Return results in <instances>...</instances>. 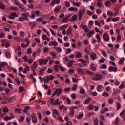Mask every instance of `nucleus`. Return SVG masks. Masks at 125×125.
Listing matches in <instances>:
<instances>
[{
  "label": "nucleus",
  "mask_w": 125,
  "mask_h": 125,
  "mask_svg": "<svg viewBox=\"0 0 125 125\" xmlns=\"http://www.w3.org/2000/svg\"><path fill=\"white\" fill-rule=\"evenodd\" d=\"M62 23H68L69 22V19H67L66 17H65L62 21Z\"/></svg>",
  "instance_id": "obj_30"
},
{
  "label": "nucleus",
  "mask_w": 125,
  "mask_h": 125,
  "mask_svg": "<svg viewBox=\"0 0 125 125\" xmlns=\"http://www.w3.org/2000/svg\"><path fill=\"white\" fill-rule=\"evenodd\" d=\"M91 79L93 80V81H100V80L103 79V76H102L101 74H94V75L91 77Z\"/></svg>",
  "instance_id": "obj_1"
},
{
  "label": "nucleus",
  "mask_w": 125,
  "mask_h": 125,
  "mask_svg": "<svg viewBox=\"0 0 125 125\" xmlns=\"http://www.w3.org/2000/svg\"><path fill=\"white\" fill-rule=\"evenodd\" d=\"M10 9L11 10H14V11H17L18 10H19V8L18 7L15 6L10 7Z\"/></svg>",
  "instance_id": "obj_29"
},
{
  "label": "nucleus",
  "mask_w": 125,
  "mask_h": 125,
  "mask_svg": "<svg viewBox=\"0 0 125 125\" xmlns=\"http://www.w3.org/2000/svg\"><path fill=\"white\" fill-rule=\"evenodd\" d=\"M27 71H30V66L26 65V68L23 70L24 74H27Z\"/></svg>",
  "instance_id": "obj_27"
},
{
  "label": "nucleus",
  "mask_w": 125,
  "mask_h": 125,
  "mask_svg": "<svg viewBox=\"0 0 125 125\" xmlns=\"http://www.w3.org/2000/svg\"><path fill=\"white\" fill-rule=\"evenodd\" d=\"M4 121H9V120H11L10 117L6 116L4 118Z\"/></svg>",
  "instance_id": "obj_51"
},
{
  "label": "nucleus",
  "mask_w": 125,
  "mask_h": 125,
  "mask_svg": "<svg viewBox=\"0 0 125 125\" xmlns=\"http://www.w3.org/2000/svg\"><path fill=\"white\" fill-rule=\"evenodd\" d=\"M65 5L66 6V7H70L71 4H70V2L68 1H65Z\"/></svg>",
  "instance_id": "obj_41"
},
{
  "label": "nucleus",
  "mask_w": 125,
  "mask_h": 125,
  "mask_svg": "<svg viewBox=\"0 0 125 125\" xmlns=\"http://www.w3.org/2000/svg\"><path fill=\"white\" fill-rule=\"evenodd\" d=\"M35 14V12H32L31 13V16H30V18H32V19H35V18L36 17V15Z\"/></svg>",
  "instance_id": "obj_43"
},
{
  "label": "nucleus",
  "mask_w": 125,
  "mask_h": 125,
  "mask_svg": "<svg viewBox=\"0 0 125 125\" xmlns=\"http://www.w3.org/2000/svg\"><path fill=\"white\" fill-rule=\"evenodd\" d=\"M110 4H111V2L109 1H107L106 2H105L106 6H109V5H110Z\"/></svg>",
  "instance_id": "obj_64"
},
{
  "label": "nucleus",
  "mask_w": 125,
  "mask_h": 125,
  "mask_svg": "<svg viewBox=\"0 0 125 125\" xmlns=\"http://www.w3.org/2000/svg\"><path fill=\"white\" fill-rule=\"evenodd\" d=\"M21 15H22V16L24 17L23 18H24V19L28 18V17L30 16V14H29V12L23 13L21 14Z\"/></svg>",
  "instance_id": "obj_13"
},
{
  "label": "nucleus",
  "mask_w": 125,
  "mask_h": 125,
  "mask_svg": "<svg viewBox=\"0 0 125 125\" xmlns=\"http://www.w3.org/2000/svg\"><path fill=\"white\" fill-rule=\"evenodd\" d=\"M61 5L58 6L56 7L54 9V12H58V11H60L61 10Z\"/></svg>",
  "instance_id": "obj_22"
},
{
  "label": "nucleus",
  "mask_w": 125,
  "mask_h": 125,
  "mask_svg": "<svg viewBox=\"0 0 125 125\" xmlns=\"http://www.w3.org/2000/svg\"><path fill=\"white\" fill-rule=\"evenodd\" d=\"M29 110H30V107H29V106H26L25 108H24L23 112L27 113V112H28V111H29Z\"/></svg>",
  "instance_id": "obj_45"
},
{
  "label": "nucleus",
  "mask_w": 125,
  "mask_h": 125,
  "mask_svg": "<svg viewBox=\"0 0 125 125\" xmlns=\"http://www.w3.org/2000/svg\"><path fill=\"white\" fill-rule=\"evenodd\" d=\"M27 54H31L32 53V48H29L27 51Z\"/></svg>",
  "instance_id": "obj_55"
},
{
  "label": "nucleus",
  "mask_w": 125,
  "mask_h": 125,
  "mask_svg": "<svg viewBox=\"0 0 125 125\" xmlns=\"http://www.w3.org/2000/svg\"><path fill=\"white\" fill-rule=\"evenodd\" d=\"M125 58L124 57H122L121 58H120L118 63L120 64V65H124V62L125 61Z\"/></svg>",
  "instance_id": "obj_16"
},
{
  "label": "nucleus",
  "mask_w": 125,
  "mask_h": 125,
  "mask_svg": "<svg viewBox=\"0 0 125 125\" xmlns=\"http://www.w3.org/2000/svg\"><path fill=\"white\" fill-rule=\"evenodd\" d=\"M120 124V118L117 117L115 120V125H119Z\"/></svg>",
  "instance_id": "obj_33"
},
{
  "label": "nucleus",
  "mask_w": 125,
  "mask_h": 125,
  "mask_svg": "<svg viewBox=\"0 0 125 125\" xmlns=\"http://www.w3.org/2000/svg\"><path fill=\"white\" fill-rule=\"evenodd\" d=\"M49 46H51V45H53V46H56L58 45V43L56 41H51L49 43Z\"/></svg>",
  "instance_id": "obj_8"
},
{
  "label": "nucleus",
  "mask_w": 125,
  "mask_h": 125,
  "mask_svg": "<svg viewBox=\"0 0 125 125\" xmlns=\"http://www.w3.org/2000/svg\"><path fill=\"white\" fill-rule=\"evenodd\" d=\"M0 66L1 67H5V66H7V62H0Z\"/></svg>",
  "instance_id": "obj_26"
},
{
  "label": "nucleus",
  "mask_w": 125,
  "mask_h": 125,
  "mask_svg": "<svg viewBox=\"0 0 125 125\" xmlns=\"http://www.w3.org/2000/svg\"><path fill=\"white\" fill-rule=\"evenodd\" d=\"M53 112V116L54 115H56V116H58L59 115V112H58L57 109H54L52 110Z\"/></svg>",
  "instance_id": "obj_24"
},
{
  "label": "nucleus",
  "mask_w": 125,
  "mask_h": 125,
  "mask_svg": "<svg viewBox=\"0 0 125 125\" xmlns=\"http://www.w3.org/2000/svg\"><path fill=\"white\" fill-rule=\"evenodd\" d=\"M63 99H66L67 102V104H68V105H70V104H71V99H70V98H67L66 97H63Z\"/></svg>",
  "instance_id": "obj_23"
},
{
  "label": "nucleus",
  "mask_w": 125,
  "mask_h": 125,
  "mask_svg": "<svg viewBox=\"0 0 125 125\" xmlns=\"http://www.w3.org/2000/svg\"><path fill=\"white\" fill-rule=\"evenodd\" d=\"M119 20H120L119 17L113 18L112 19V21H113V22H118Z\"/></svg>",
  "instance_id": "obj_35"
},
{
  "label": "nucleus",
  "mask_w": 125,
  "mask_h": 125,
  "mask_svg": "<svg viewBox=\"0 0 125 125\" xmlns=\"http://www.w3.org/2000/svg\"><path fill=\"white\" fill-rule=\"evenodd\" d=\"M71 90V88H66L63 90L64 92H69Z\"/></svg>",
  "instance_id": "obj_58"
},
{
  "label": "nucleus",
  "mask_w": 125,
  "mask_h": 125,
  "mask_svg": "<svg viewBox=\"0 0 125 125\" xmlns=\"http://www.w3.org/2000/svg\"><path fill=\"white\" fill-rule=\"evenodd\" d=\"M95 32L94 30L90 31L88 35V38L91 37V36L94 34Z\"/></svg>",
  "instance_id": "obj_42"
},
{
  "label": "nucleus",
  "mask_w": 125,
  "mask_h": 125,
  "mask_svg": "<svg viewBox=\"0 0 125 125\" xmlns=\"http://www.w3.org/2000/svg\"><path fill=\"white\" fill-rule=\"evenodd\" d=\"M96 37V39L98 40V42H101L100 36L99 35V34H97Z\"/></svg>",
  "instance_id": "obj_48"
},
{
  "label": "nucleus",
  "mask_w": 125,
  "mask_h": 125,
  "mask_svg": "<svg viewBox=\"0 0 125 125\" xmlns=\"http://www.w3.org/2000/svg\"><path fill=\"white\" fill-rule=\"evenodd\" d=\"M86 74L89 76H90L91 77H93V75H94V73L89 70H87L86 71Z\"/></svg>",
  "instance_id": "obj_20"
},
{
  "label": "nucleus",
  "mask_w": 125,
  "mask_h": 125,
  "mask_svg": "<svg viewBox=\"0 0 125 125\" xmlns=\"http://www.w3.org/2000/svg\"><path fill=\"white\" fill-rule=\"evenodd\" d=\"M102 96H107V97H109V94L107 92L104 91L102 94Z\"/></svg>",
  "instance_id": "obj_44"
},
{
  "label": "nucleus",
  "mask_w": 125,
  "mask_h": 125,
  "mask_svg": "<svg viewBox=\"0 0 125 125\" xmlns=\"http://www.w3.org/2000/svg\"><path fill=\"white\" fill-rule=\"evenodd\" d=\"M15 17H17V14L16 12H13L10 15L9 18L10 19H14Z\"/></svg>",
  "instance_id": "obj_7"
},
{
  "label": "nucleus",
  "mask_w": 125,
  "mask_h": 125,
  "mask_svg": "<svg viewBox=\"0 0 125 125\" xmlns=\"http://www.w3.org/2000/svg\"><path fill=\"white\" fill-rule=\"evenodd\" d=\"M117 110H119L121 108V104L119 102H118L117 103Z\"/></svg>",
  "instance_id": "obj_60"
},
{
  "label": "nucleus",
  "mask_w": 125,
  "mask_h": 125,
  "mask_svg": "<svg viewBox=\"0 0 125 125\" xmlns=\"http://www.w3.org/2000/svg\"><path fill=\"white\" fill-rule=\"evenodd\" d=\"M88 109L90 111H92L93 109H94V105L92 104H90L88 105Z\"/></svg>",
  "instance_id": "obj_38"
},
{
  "label": "nucleus",
  "mask_w": 125,
  "mask_h": 125,
  "mask_svg": "<svg viewBox=\"0 0 125 125\" xmlns=\"http://www.w3.org/2000/svg\"><path fill=\"white\" fill-rule=\"evenodd\" d=\"M78 72L79 74H81V75L84 74V71H83V70L82 68H79Z\"/></svg>",
  "instance_id": "obj_32"
},
{
  "label": "nucleus",
  "mask_w": 125,
  "mask_h": 125,
  "mask_svg": "<svg viewBox=\"0 0 125 125\" xmlns=\"http://www.w3.org/2000/svg\"><path fill=\"white\" fill-rule=\"evenodd\" d=\"M75 62L74 60H71L68 63L67 66H68V68H71L72 67V65L73 64V63Z\"/></svg>",
  "instance_id": "obj_19"
},
{
  "label": "nucleus",
  "mask_w": 125,
  "mask_h": 125,
  "mask_svg": "<svg viewBox=\"0 0 125 125\" xmlns=\"http://www.w3.org/2000/svg\"><path fill=\"white\" fill-rule=\"evenodd\" d=\"M15 110L16 113L18 112V114H21L22 113V110L20 108H17Z\"/></svg>",
  "instance_id": "obj_37"
},
{
  "label": "nucleus",
  "mask_w": 125,
  "mask_h": 125,
  "mask_svg": "<svg viewBox=\"0 0 125 125\" xmlns=\"http://www.w3.org/2000/svg\"><path fill=\"white\" fill-rule=\"evenodd\" d=\"M71 98L73 99H76V98H77V96H76V94H75L74 93H72L71 95Z\"/></svg>",
  "instance_id": "obj_63"
},
{
  "label": "nucleus",
  "mask_w": 125,
  "mask_h": 125,
  "mask_svg": "<svg viewBox=\"0 0 125 125\" xmlns=\"http://www.w3.org/2000/svg\"><path fill=\"white\" fill-rule=\"evenodd\" d=\"M19 21H21V22H22V21H24V20H28V18L25 19V18L23 17H21L19 18Z\"/></svg>",
  "instance_id": "obj_34"
},
{
  "label": "nucleus",
  "mask_w": 125,
  "mask_h": 125,
  "mask_svg": "<svg viewBox=\"0 0 125 125\" xmlns=\"http://www.w3.org/2000/svg\"><path fill=\"white\" fill-rule=\"evenodd\" d=\"M75 114V110L74 109H72L70 111V116L71 117H73Z\"/></svg>",
  "instance_id": "obj_59"
},
{
  "label": "nucleus",
  "mask_w": 125,
  "mask_h": 125,
  "mask_svg": "<svg viewBox=\"0 0 125 125\" xmlns=\"http://www.w3.org/2000/svg\"><path fill=\"white\" fill-rule=\"evenodd\" d=\"M24 91V87L21 86L19 87V92L21 93V92H23Z\"/></svg>",
  "instance_id": "obj_31"
},
{
  "label": "nucleus",
  "mask_w": 125,
  "mask_h": 125,
  "mask_svg": "<svg viewBox=\"0 0 125 125\" xmlns=\"http://www.w3.org/2000/svg\"><path fill=\"white\" fill-rule=\"evenodd\" d=\"M45 70H46L45 67H43L42 68L40 69V71H39L40 75H41V76L42 75H43V72H44V71H45Z\"/></svg>",
  "instance_id": "obj_21"
},
{
  "label": "nucleus",
  "mask_w": 125,
  "mask_h": 125,
  "mask_svg": "<svg viewBox=\"0 0 125 125\" xmlns=\"http://www.w3.org/2000/svg\"><path fill=\"white\" fill-rule=\"evenodd\" d=\"M77 15L75 14L73 15L72 17H71V20H70V22H75V21H76V20H77Z\"/></svg>",
  "instance_id": "obj_12"
},
{
  "label": "nucleus",
  "mask_w": 125,
  "mask_h": 125,
  "mask_svg": "<svg viewBox=\"0 0 125 125\" xmlns=\"http://www.w3.org/2000/svg\"><path fill=\"white\" fill-rule=\"evenodd\" d=\"M5 55L7 58H10L11 57V54L8 52L5 53Z\"/></svg>",
  "instance_id": "obj_36"
},
{
  "label": "nucleus",
  "mask_w": 125,
  "mask_h": 125,
  "mask_svg": "<svg viewBox=\"0 0 125 125\" xmlns=\"http://www.w3.org/2000/svg\"><path fill=\"white\" fill-rule=\"evenodd\" d=\"M73 5H75L76 6H80V5H81V2L78 3V2H73Z\"/></svg>",
  "instance_id": "obj_50"
},
{
  "label": "nucleus",
  "mask_w": 125,
  "mask_h": 125,
  "mask_svg": "<svg viewBox=\"0 0 125 125\" xmlns=\"http://www.w3.org/2000/svg\"><path fill=\"white\" fill-rule=\"evenodd\" d=\"M103 39L105 41V42H109L110 40V37H109V34L107 33H104L103 35Z\"/></svg>",
  "instance_id": "obj_5"
},
{
  "label": "nucleus",
  "mask_w": 125,
  "mask_h": 125,
  "mask_svg": "<svg viewBox=\"0 0 125 125\" xmlns=\"http://www.w3.org/2000/svg\"><path fill=\"white\" fill-rule=\"evenodd\" d=\"M80 93L81 94H84V93H85V91H84V89H83V88L81 89L80 90Z\"/></svg>",
  "instance_id": "obj_52"
},
{
  "label": "nucleus",
  "mask_w": 125,
  "mask_h": 125,
  "mask_svg": "<svg viewBox=\"0 0 125 125\" xmlns=\"http://www.w3.org/2000/svg\"><path fill=\"white\" fill-rule=\"evenodd\" d=\"M32 121L33 124H37V123H38V118H37L36 116H33Z\"/></svg>",
  "instance_id": "obj_17"
},
{
  "label": "nucleus",
  "mask_w": 125,
  "mask_h": 125,
  "mask_svg": "<svg viewBox=\"0 0 125 125\" xmlns=\"http://www.w3.org/2000/svg\"><path fill=\"white\" fill-rule=\"evenodd\" d=\"M90 56L92 60H94V59L96 58L95 57L96 56V54L92 53V54H90Z\"/></svg>",
  "instance_id": "obj_28"
},
{
  "label": "nucleus",
  "mask_w": 125,
  "mask_h": 125,
  "mask_svg": "<svg viewBox=\"0 0 125 125\" xmlns=\"http://www.w3.org/2000/svg\"><path fill=\"white\" fill-rule=\"evenodd\" d=\"M2 111L4 113H7L8 112V108L7 107H4L3 108Z\"/></svg>",
  "instance_id": "obj_57"
},
{
  "label": "nucleus",
  "mask_w": 125,
  "mask_h": 125,
  "mask_svg": "<svg viewBox=\"0 0 125 125\" xmlns=\"http://www.w3.org/2000/svg\"><path fill=\"white\" fill-rule=\"evenodd\" d=\"M66 28H67V26H66L65 25H62L61 27H60V30H65V29H66Z\"/></svg>",
  "instance_id": "obj_49"
},
{
  "label": "nucleus",
  "mask_w": 125,
  "mask_h": 125,
  "mask_svg": "<svg viewBox=\"0 0 125 125\" xmlns=\"http://www.w3.org/2000/svg\"><path fill=\"white\" fill-rule=\"evenodd\" d=\"M51 104L53 106H57V105H60L61 103L59 102V99H57L54 101V98H51Z\"/></svg>",
  "instance_id": "obj_2"
},
{
  "label": "nucleus",
  "mask_w": 125,
  "mask_h": 125,
  "mask_svg": "<svg viewBox=\"0 0 125 125\" xmlns=\"http://www.w3.org/2000/svg\"><path fill=\"white\" fill-rule=\"evenodd\" d=\"M109 72H117L118 71V68L113 66H110L108 68Z\"/></svg>",
  "instance_id": "obj_6"
},
{
  "label": "nucleus",
  "mask_w": 125,
  "mask_h": 125,
  "mask_svg": "<svg viewBox=\"0 0 125 125\" xmlns=\"http://www.w3.org/2000/svg\"><path fill=\"white\" fill-rule=\"evenodd\" d=\"M102 53L103 56H104V57H107L108 56L107 53L106 52V51H105L104 50L102 51Z\"/></svg>",
  "instance_id": "obj_40"
},
{
  "label": "nucleus",
  "mask_w": 125,
  "mask_h": 125,
  "mask_svg": "<svg viewBox=\"0 0 125 125\" xmlns=\"http://www.w3.org/2000/svg\"><path fill=\"white\" fill-rule=\"evenodd\" d=\"M97 91H99V92H100L101 91H102L103 90V87L101 85H99L97 87Z\"/></svg>",
  "instance_id": "obj_18"
},
{
  "label": "nucleus",
  "mask_w": 125,
  "mask_h": 125,
  "mask_svg": "<svg viewBox=\"0 0 125 125\" xmlns=\"http://www.w3.org/2000/svg\"><path fill=\"white\" fill-rule=\"evenodd\" d=\"M107 15H110V16H114V13L113 12H111L110 11H107Z\"/></svg>",
  "instance_id": "obj_53"
},
{
  "label": "nucleus",
  "mask_w": 125,
  "mask_h": 125,
  "mask_svg": "<svg viewBox=\"0 0 125 125\" xmlns=\"http://www.w3.org/2000/svg\"><path fill=\"white\" fill-rule=\"evenodd\" d=\"M5 8V5H4L3 3L0 2V8L1 9H4Z\"/></svg>",
  "instance_id": "obj_39"
},
{
  "label": "nucleus",
  "mask_w": 125,
  "mask_h": 125,
  "mask_svg": "<svg viewBox=\"0 0 125 125\" xmlns=\"http://www.w3.org/2000/svg\"><path fill=\"white\" fill-rule=\"evenodd\" d=\"M85 13V9H83L82 10H80L79 11V17L78 19L79 20H82V18L83 17V14H84Z\"/></svg>",
  "instance_id": "obj_4"
},
{
  "label": "nucleus",
  "mask_w": 125,
  "mask_h": 125,
  "mask_svg": "<svg viewBox=\"0 0 125 125\" xmlns=\"http://www.w3.org/2000/svg\"><path fill=\"white\" fill-rule=\"evenodd\" d=\"M48 50H49V48L47 47L44 48L43 50L44 53H47V52H48Z\"/></svg>",
  "instance_id": "obj_61"
},
{
  "label": "nucleus",
  "mask_w": 125,
  "mask_h": 125,
  "mask_svg": "<svg viewBox=\"0 0 125 125\" xmlns=\"http://www.w3.org/2000/svg\"><path fill=\"white\" fill-rule=\"evenodd\" d=\"M40 65H46L48 63V59H40L39 60Z\"/></svg>",
  "instance_id": "obj_3"
},
{
  "label": "nucleus",
  "mask_w": 125,
  "mask_h": 125,
  "mask_svg": "<svg viewBox=\"0 0 125 125\" xmlns=\"http://www.w3.org/2000/svg\"><path fill=\"white\" fill-rule=\"evenodd\" d=\"M78 60L80 62H82V63H83V64H86V62H87V61H86V60L83 59H79Z\"/></svg>",
  "instance_id": "obj_25"
},
{
  "label": "nucleus",
  "mask_w": 125,
  "mask_h": 125,
  "mask_svg": "<svg viewBox=\"0 0 125 125\" xmlns=\"http://www.w3.org/2000/svg\"><path fill=\"white\" fill-rule=\"evenodd\" d=\"M82 53H81V52H77L75 54V57L76 58H82Z\"/></svg>",
  "instance_id": "obj_14"
},
{
  "label": "nucleus",
  "mask_w": 125,
  "mask_h": 125,
  "mask_svg": "<svg viewBox=\"0 0 125 125\" xmlns=\"http://www.w3.org/2000/svg\"><path fill=\"white\" fill-rule=\"evenodd\" d=\"M68 10L69 11H74L75 12H77L78 10V9L77 7H71L69 8Z\"/></svg>",
  "instance_id": "obj_10"
},
{
  "label": "nucleus",
  "mask_w": 125,
  "mask_h": 125,
  "mask_svg": "<svg viewBox=\"0 0 125 125\" xmlns=\"http://www.w3.org/2000/svg\"><path fill=\"white\" fill-rule=\"evenodd\" d=\"M29 24L32 27L31 29H33V28H34V27H36V24H35V22H30Z\"/></svg>",
  "instance_id": "obj_46"
},
{
  "label": "nucleus",
  "mask_w": 125,
  "mask_h": 125,
  "mask_svg": "<svg viewBox=\"0 0 125 125\" xmlns=\"http://www.w3.org/2000/svg\"><path fill=\"white\" fill-rule=\"evenodd\" d=\"M91 68L93 71H96V67H95V66H94V64H91Z\"/></svg>",
  "instance_id": "obj_54"
},
{
  "label": "nucleus",
  "mask_w": 125,
  "mask_h": 125,
  "mask_svg": "<svg viewBox=\"0 0 125 125\" xmlns=\"http://www.w3.org/2000/svg\"><path fill=\"white\" fill-rule=\"evenodd\" d=\"M37 68H38V62L34 61L33 63L32 69H37Z\"/></svg>",
  "instance_id": "obj_11"
},
{
  "label": "nucleus",
  "mask_w": 125,
  "mask_h": 125,
  "mask_svg": "<svg viewBox=\"0 0 125 125\" xmlns=\"http://www.w3.org/2000/svg\"><path fill=\"white\" fill-rule=\"evenodd\" d=\"M66 34L67 36H70L72 35V28L70 27L69 29L66 30Z\"/></svg>",
  "instance_id": "obj_15"
},
{
  "label": "nucleus",
  "mask_w": 125,
  "mask_h": 125,
  "mask_svg": "<svg viewBox=\"0 0 125 125\" xmlns=\"http://www.w3.org/2000/svg\"><path fill=\"white\" fill-rule=\"evenodd\" d=\"M91 98H88L85 101V104H88L89 103V102L90 101Z\"/></svg>",
  "instance_id": "obj_62"
},
{
  "label": "nucleus",
  "mask_w": 125,
  "mask_h": 125,
  "mask_svg": "<svg viewBox=\"0 0 125 125\" xmlns=\"http://www.w3.org/2000/svg\"><path fill=\"white\" fill-rule=\"evenodd\" d=\"M20 36L21 38H23V37H24V36H25V32H24V31H21L20 32Z\"/></svg>",
  "instance_id": "obj_47"
},
{
  "label": "nucleus",
  "mask_w": 125,
  "mask_h": 125,
  "mask_svg": "<svg viewBox=\"0 0 125 125\" xmlns=\"http://www.w3.org/2000/svg\"><path fill=\"white\" fill-rule=\"evenodd\" d=\"M63 90L61 89V88L57 89L55 91L56 92V93L57 94V96H59L61 93H62V91Z\"/></svg>",
  "instance_id": "obj_9"
},
{
  "label": "nucleus",
  "mask_w": 125,
  "mask_h": 125,
  "mask_svg": "<svg viewBox=\"0 0 125 125\" xmlns=\"http://www.w3.org/2000/svg\"><path fill=\"white\" fill-rule=\"evenodd\" d=\"M42 40H47L48 39L47 36H46V35H42Z\"/></svg>",
  "instance_id": "obj_56"
}]
</instances>
